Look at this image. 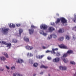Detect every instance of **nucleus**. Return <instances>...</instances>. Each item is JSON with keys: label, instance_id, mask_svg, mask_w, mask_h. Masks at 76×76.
Returning a JSON list of instances; mask_svg holds the SVG:
<instances>
[{"label": "nucleus", "instance_id": "nucleus-41", "mask_svg": "<svg viewBox=\"0 0 76 76\" xmlns=\"http://www.w3.org/2000/svg\"><path fill=\"white\" fill-rule=\"evenodd\" d=\"M47 58L48 60H51V57H48Z\"/></svg>", "mask_w": 76, "mask_h": 76}, {"label": "nucleus", "instance_id": "nucleus-51", "mask_svg": "<svg viewBox=\"0 0 76 76\" xmlns=\"http://www.w3.org/2000/svg\"><path fill=\"white\" fill-rule=\"evenodd\" d=\"M17 63H19V59L18 60H18H17Z\"/></svg>", "mask_w": 76, "mask_h": 76}, {"label": "nucleus", "instance_id": "nucleus-57", "mask_svg": "<svg viewBox=\"0 0 76 76\" xmlns=\"http://www.w3.org/2000/svg\"><path fill=\"white\" fill-rule=\"evenodd\" d=\"M19 76H22V75H20V74Z\"/></svg>", "mask_w": 76, "mask_h": 76}, {"label": "nucleus", "instance_id": "nucleus-29", "mask_svg": "<svg viewBox=\"0 0 76 76\" xmlns=\"http://www.w3.org/2000/svg\"><path fill=\"white\" fill-rule=\"evenodd\" d=\"M38 66V64L37 63H35L34 64L33 66L34 67H37V66Z\"/></svg>", "mask_w": 76, "mask_h": 76}, {"label": "nucleus", "instance_id": "nucleus-33", "mask_svg": "<svg viewBox=\"0 0 76 76\" xmlns=\"http://www.w3.org/2000/svg\"><path fill=\"white\" fill-rule=\"evenodd\" d=\"M44 31L42 30H41L40 31V34H42V35L44 33Z\"/></svg>", "mask_w": 76, "mask_h": 76}, {"label": "nucleus", "instance_id": "nucleus-13", "mask_svg": "<svg viewBox=\"0 0 76 76\" xmlns=\"http://www.w3.org/2000/svg\"><path fill=\"white\" fill-rule=\"evenodd\" d=\"M73 53V50H69L67 51L66 53H67V54H72V53Z\"/></svg>", "mask_w": 76, "mask_h": 76}, {"label": "nucleus", "instance_id": "nucleus-54", "mask_svg": "<svg viewBox=\"0 0 76 76\" xmlns=\"http://www.w3.org/2000/svg\"><path fill=\"white\" fill-rule=\"evenodd\" d=\"M16 26H18V27H19V24H16Z\"/></svg>", "mask_w": 76, "mask_h": 76}, {"label": "nucleus", "instance_id": "nucleus-15", "mask_svg": "<svg viewBox=\"0 0 76 76\" xmlns=\"http://www.w3.org/2000/svg\"><path fill=\"white\" fill-rule=\"evenodd\" d=\"M12 42L13 43H16V42H18V40H17L16 39H14L12 40Z\"/></svg>", "mask_w": 76, "mask_h": 76}, {"label": "nucleus", "instance_id": "nucleus-63", "mask_svg": "<svg viewBox=\"0 0 76 76\" xmlns=\"http://www.w3.org/2000/svg\"><path fill=\"white\" fill-rule=\"evenodd\" d=\"M20 25H19V26H20Z\"/></svg>", "mask_w": 76, "mask_h": 76}, {"label": "nucleus", "instance_id": "nucleus-25", "mask_svg": "<svg viewBox=\"0 0 76 76\" xmlns=\"http://www.w3.org/2000/svg\"><path fill=\"white\" fill-rule=\"evenodd\" d=\"M68 55V54H67V53L65 54H64L63 56V57H67Z\"/></svg>", "mask_w": 76, "mask_h": 76}, {"label": "nucleus", "instance_id": "nucleus-10", "mask_svg": "<svg viewBox=\"0 0 76 76\" xmlns=\"http://www.w3.org/2000/svg\"><path fill=\"white\" fill-rule=\"evenodd\" d=\"M24 41H25L27 42H28L29 41V39L26 37H24Z\"/></svg>", "mask_w": 76, "mask_h": 76}, {"label": "nucleus", "instance_id": "nucleus-36", "mask_svg": "<svg viewBox=\"0 0 76 76\" xmlns=\"http://www.w3.org/2000/svg\"><path fill=\"white\" fill-rule=\"evenodd\" d=\"M63 61L64 63H67V62L69 61L67 60H66V59L65 58L63 59Z\"/></svg>", "mask_w": 76, "mask_h": 76}, {"label": "nucleus", "instance_id": "nucleus-14", "mask_svg": "<svg viewBox=\"0 0 76 76\" xmlns=\"http://www.w3.org/2000/svg\"><path fill=\"white\" fill-rule=\"evenodd\" d=\"M44 55H42L41 56H37L36 57L37 58L41 59V58H42V57H44Z\"/></svg>", "mask_w": 76, "mask_h": 76}, {"label": "nucleus", "instance_id": "nucleus-62", "mask_svg": "<svg viewBox=\"0 0 76 76\" xmlns=\"http://www.w3.org/2000/svg\"><path fill=\"white\" fill-rule=\"evenodd\" d=\"M64 69H65V68H64Z\"/></svg>", "mask_w": 76, "mask_h": 76}, {"label": "nucleus", "instance_id": "nucleus-26", "mask_svg": "<svg viewBox=\"0 0 76 76\" xmlns=\"http://www.w3.org/2000/svg\"><path fill=\"white\" fill-rule=\"evenodd\" d=\"M52 37H53V35L51 34L50 36H49L48 39H51V38H52Z\"/></svg>", "mask_w": 76, "mask_h": 76}, {"label": "nucleus", "instance_id": "nucleus-8", "mask_svg": "<svg viewBox=\"0 0 76 76\" xmlns=\"http://www.w3.org/2000/svg\"><path fill=\"white\" fill-rule=\"evenodd\" d=\"M26 49L28 50H32V49L33 48V47H32V46L30 47L28 46H26Z\"/></svg>", "mask_w": 76, "mask_h": 76}, {"label": "nucleus", "instance_id": "nucleus-16", "mask_svg": "<svg viewBox=\"0 0 76 76\" xmlns=\"http://www.w3.org/2000/svg\"><path fill=\"white\" fill-rule=\"evenodd\" d=\"M58 32L59 33H63L64 32V30L63 29H60L58 31Z\"/></svg>", "mask_w": 76, "mask_h": 76}, {"label": "nucleus", "instance_id": "nucleus-24", "mask_svg": "<svg viewBox=\"0 0 76 76\" xmlns=\"http://www.w3.org/2000/svg\"><path fill=\"white\" fill-rule=\"evenodd\" d=\"M24 61H23V59H20L19 60V63H20V64L21 63H23Z\"/></svg>", "mask_w": 76, "mask_h": 76}, {"label": "nucleus", "instance_id": "nucleus-22", "mask_svg": "<svg viewBox=\"0 0 76 76\" xmlns=\"http://www.w3.org/2000/svg\"><path fill=\"white\" fill-rule=\"evenodd\" d=\"M23 32V30L22 29H20L19 30V34L20 35Z\"/></svg>", "mask_w": 76, "mask_h": 76}, {"label": "nucleus", "instance_id": "nucleus-31", "mask_svg": "<svg viewBox=\"0 0 76 76\" xmlns=\"http://www.w3.org/2000/svg\"><path fill=\"white\" fill-rule=\"evenodd\" d=\"M49 47V45H48V46H47V47H45L44 46H43L42 47V48H43V49H45L46 48H47L48 47Z\"/></svg>", "mask_w": 76, "mask_h": 76}, {"label": "nucleus", "instance_id": "nucleus-59", "mask_svg": "<svg viewBox=\"0 0 76 76\" xmlns=\"http://www.w3.org/2000/svg\"><path fill=\"white\" fill-rule=\"evenodd\" d=\"M48 76H50V74H49Z\"/></svg>", "mask_w": 76, "mask_h": 76}, {"label": "nucleus", "instance_id": "nucleus-43", "mask_svg": "<svg viewBox=\"0 0 76 76\" xmlns=\"http://www.w3.org/2000/svg\"><path fill=\"white\" fill-rule=\"evenodd\" d=\"M50 51L49 50H47L46 51V53H50Z\"/></svg>", "mask_w": 76, "mask_h": 76}, {"label": "nucleus", "instance_id": "nucleus-42", "mask_svg": "<svg viewBox=\"0 0 76 76\" xmlns=\"http://www.w3.org/2000/svg\"><path fill=\"white\" fill-rule=\"evenodd\" d=\"M50 25H53V26H54L55 24L54 23H53V24L52 23H51Z\"/></svg>", "mask_w": 76, "mask_h": 76}, {"label": "nucleus", "instance_id": "nucleus-27", "mask_svg": "<svg viewBox=\"0 0 76 76\" xmlns=\"http://www.w3.org/2000/svg\"><path fill=\"white\" fill-rule=\"evenodd\" d=\"M33 56V55L31 53H30V55H29V53L27 54V56L28 57H32Z\"/></svg>", "mask_w": 76, "mask_h": 76}, {"label": "nucleus", "instance_id": "nucleus-30", "mask_svg": "<svg viewBox=\"0 0 76 76\" xmlns=\"http://www.w3.org/2000/svg\"><path fill=\"white\" fill-rule=\"evenodd\" d=\"M1 43L3 44H4V45H7V43L6 42H4L3 41H1Z\"/></svg>", "mask_w": 76, "mask_h": 76}, {"label": "nucleus", "instance_id": "nucleus-55", "mask_svg": "<svg viewBox=\"0 0 76 76\" xmlns=\"http://www.w3.org/2000/svg\"><path fill=\"white\" fill-rule=\"evenodd\" d=\"M73 76H76V74H74Z\"/></svg>", "mask_w": 76, "mask_h": 76}, {"label": "nucleus", "instance_id": "nucleus-4", "mask_svg": "<svg viewBox=\"0 0 76 76\" xmlns=\"http://www.w3.org/2000/svg\"><path fill=\"white\" fill-rule=\"evenodd\" d=\"M9 31L8 28H4L2 29V32L3 34H5V33H6L7 31Z\"/></svg>", "mask_w": 76, "mask_h": 76}, {"label": "nucleus", "instance_id": "nucleus-6", "mask_svg": "<svg viewBox=\"0 0 76 76\" xmlns=\"http://www.w3.org/2000/svg\"><path fill=\"white\" fill-rule=\"evenodd\" d=\"M54 28L53 27H49L48 29V30L49 32H53V31L55 30Z\"/></svg>", "mask_w": 76, "mask_h": 76}, {"label": "nucleus", "instance_id": "nucleus-38", "mask_svg": "<svg viewBox=\"0 0 76 76\" xmlns=\"http://www.w3.org/2000/svg\"><path fill=\"white\" fill-rule=\"evenodd\" d=\"M12 25H13V23H10V25H9L10 28H12Z\"/></svg>", "mask_w": 76, "mask_h": 76}, {"label": "nucleus", "instance_id": "nucleus-18", "mask_svg": "<svg viewBox=\"0 0 76 76\" xmlns=\"http://www.w3.org/2000/svg\"><path fill=\"white\" fill-rule=\"evenodd\" d=\"M64 37H60L58 39V40H59V41H61L64 39Z\"/></svg>", "mask_w": 76, "mask_h": 76}, {"label": "nucleus", "instance_id": "nucleus-52", "mask_svg": "<svg viewBox=\"0 0 76 76\" xmlns=\"http://www.w3.org/2000/svg\"><path fill=\"white\" fill-rule=\"evenodd\" d=\"M1 71H3L4 70V69H1Z\"/></svg>", "mask_w": 76, "mask_h": 76}, {"label": "nucleus", "instance_id": "nucleus-47", "mask_svg": "<svg viewBox=\"0 0 76 76\" xmlns=\"http://www.w3.org/2000/svg\"><path fill=\"white\" fill-rule=\"evenodd\" d=\"M73 39H74V40H75V39H76V37H75V36H73Z\"/></svg>", "mask_w": 76, "mask_h": 76}, {"label": "nucleus", "instance_id": "nucleus-23", "mask_svg": "<svg viewBox=\"0 0 76 76\" xmlns=\"http://www.w3.org/2000/svg\"><path fill=\"white\" fill-rule=\"evenodd\" d=\"M72 20L74 22L76 23V15L75 16V18H74L72 19Z\"/></svg>", "mask_w": 76, "mask_h": 76}, {"label": "nucleus", "instance_id": "nucleus-56", "mask_svg": "<svg viewBox=\"0 0 76 76\" xmlns=\"http://www.w3.org/2000/svg\"><path fill=\"white\" fill-rule=\"evenodd\" d=\"M36 75H37V74H35L33 76H36Z\"/></svg>", "mask_w": 76, "mask_h": 76}, {"label": "nucleus", "instance_id": "nucleus-35", "mask_svg": "<svg viewBox=\"0 0 76 76\" xmlns=\"http://www.w3.org/2000/svg\"><path fill=\"white\" fill-rule=\"evenodd\" d=\"M53 37L54 38H57V35H56L55 34H53Z\"/></svg>", "mask_w": 76, "mask_h": 76}, {"label": "nucleus", "instance_id": "nucleus-49", "mask_svg": "<svg viewBox=\"0 0 76 76\" xmlns=\"http://www.w3.org/2000/svg\"><path fill=\"white\" fill-rule=\"evenodd\" d=\"M16 75L17 76H19V73H17L16 74Z\"/></svg>", "mask_w": 76, "mask_h": 76}, {"label": "nucleus", "instance_id": "nucleus-2", "mask_svg": "<svg viewBox=\"0 0 76 76\" xmlns=\"http://www.w3.org/2000/svg\"><path fill=\"white\" fill-rule=\"evenodd\" d=\"M48 28L47 26L45 24H42L40 26V28L42 29H43L44 30Z\"/></svg>", "mask_w": 76, "mask_h": 76}, {"label": "nucleus", "instance_id": "nucleus-12", "mask_svg": "<svg viewBox=\"0 0 76 76\" xmlns=\"http://www.w3.org/2000/svg\"><path fill=\"white\" fill-rule=\"evenodd\" d=\"M48 66H45L43 65H42L40 66V68L41 69H42V68H44V69H48Z\"/></svg>", "mask_w": 76, "mask_h": 76}, {"label": "nucleus", "instance_id": "nucleus-11", "mask_svg": "<svg viewBox=\"0 0 76 76\" xmlns=\"http://www.w3.org/2000/svg\"><path fill=\"white\" fill-rule=\"evenodd\" d=\"M2 54L3 55H4L5 57H6L7 58H8V57H9V56L6 53L2 52Z\"/></svg>", "mask_w": 76, "mask_h": 76}, {"label": "nucleus", "instance_id": "nucleus-58", "mask_svg": "<svg viewBox=\"0 0 76 76\" xmlns=\"http://www.w3.org/2000/svg\"><path fill=\"white\" fill-rule=\"evenodd\" d=\"M57 16H59V14H57Z\"/></svg>", "mask_w": 76, "mask_h": 76}, {"label": "nucleus", "instance_id": "nucleus-39", "mask_svg": "<svg viewBox=\"0 0 76 76\" xmlns=\"http://www.w3.org/2000/svg\"><path fill=\"white\" fill-rule=\"evenodd\" d=\"M42 35L44 36H47V33H44V32L43 33V34Z\"/></svg>", "mask_w": 76, "mask_h": 76}, {"label": "nucleus", "instance_id": "nucleus-50", "mask_svg": "<svg viewBox=\"0 0 76 76\" xmlns=\"http://www.w3.org/2000/svg\"><path fill=\"white\" fill-rule=\"evenodd\" d=\"M13 76H16V74L15 73H14L13 74Z\"/></svg>", "mask_w": 76, "mask_h": 76}, {"label": "nucleus", "instance_id": "nucleus-21", "mask_svg": "<svg viewBox=\"0 0 76 76\" xmlns=\"http://www.w3.org/2000/svg\"><path fill=\"white\" fill-rule=\"evenodd\" d=\"M60 20H61L59 18H58L57 20L56 21V23H58L60 22Z\"/></svg>", "mask_w": 76, "mask_h": 76}, {"label": "nucleus", "instance_id": "nucleus-17", "mask_svg": "<svg viewBox=\"0 0 76 76\" xmlns=\"http://www.w3.org/2000/svg\"><path fill=\"white\" fill-rule=\"evenodd\" d=\"M7 47H9L10 48V47H11V43H7Z\"/></svg>", "mask_w": 76, "mask_h": 76}, {"label": "nucleus", "instance_id": "nucleus-61", "mask_svg": "<svg viewBox=\"0 0 76 76\" xmlns=\"http://www.w3.org/2000/svg\"><path fill=\"white\" fill-rule=\"evenodd\" d=\"M0 43H1V42H0Z\"/></svg>", "mask_w": 76, "mask_h": 76}, {"label": "nucleus", "instance_id": "nucleus-7", "mask_svg": "<svg viewBox=\"0 0 76 76\" xmlns=\"http://www.w3.org/2000/svg\"><path fill=\"white\" fill-rule=\"evenodd\" d=\"M0 60H1V61H3L4 62V61L6 60V58L4 56H0Z\"/></svg>", "mask_w": 76, "mask_h": 76}, {"label": "nucleus", "instance_id": "nucleus-1", "mask_svg": "<svg viewBox=\"0 0 76 76\" xmlns=\"http://www.w3.org/2000/svg\"><path fill=\"white\" fill-rule=\"evenodd\" d=\"M60 20H61V22L64 24V23H67V20H66L65 18H60Z\"/></svg>", "mask_w": 76, "mask_h": 76}, {"label": "nucleus", "instance_id": "nucleus-46", "mask_svg": "<svg viewBox=\"0 0 76 76\" xmlns=\"http://www.w3.org/2000/svg\"><path fill=\"white\" fill-rule=\"evenodd\" d=\"M31 27L32 28H35V27L34 26V25H31Z\"/></svg>", "mask_w": 76, "mask_h": 76}, {"label": "nucleus", "instance_id": "nucleus-9", "mask_svg": "<svg viewBox=\"0 0 76 76\" xmlns=\"http://www.w3.org/2000/svg\"><path fill=\"white\" fill-rule=\"evenodd\" d=\"M34 29H29V32L30 35H31L34 33Z\"/></svg>", "mask_w": 76, "mask_h": 76}, {"label": "nucleus", "instance_id": "nucleus-19", "mask_svg": "<svg viewBox=\"0 0 76 76\" xmlns=\"http://www.w3.org/2000/svg\"><path fill=\"white\" fill-rule=\"evenodd\" d=\"M59 47L61 48H67V47L65 46H61V45H59Z\"/></svg>", "mask_w": 76, "mask_h": 76}, {"label": "nucleus", "instance_id": "nucleus-5", "mask_svg": "<svg viewBox=\"0 0 76 76\" xmlns=\"http://www.w3.org/2000/svg\"><path fill=\"white\" fill-rule=\"evenodd\" d=\"M59 69L60 70H66L67 69V67L66 66H60L59 67Z\"/></svg>", "mask_w": 76, "mask_h": 76}, {"label": "nucleus", "instance_id": "nucleus-28", "mask_svg": "<svg viewBox=\"0 0 76 76\" xmlns=\"http://www.w3.org/2000/svg\"><path fill=\"white\" fill-rule=\"evenodd\" d=\"M66 38L67 40H69V39H70V37H69V36L68 35H66Z\"/></svg>", "mask_w": 76, "mask_h": 76}, {"label": "nucleus", "instance_id": "nucleus-44", "mask_svg": "<svg viewBox=\"0 0 76 76\" xmlns=\"http://www.w3.org/2000/svg\"><path fill=\"white\" fill-rule=\"evenodd\" d=\"M12 28H15V25L13 24H12Z\"/></svg>", "mask_w": 76, "mask_h": 76}, {"label": "nucleus", "instance_id": "nucleus-20", "mask_svg": "<svg viewBox=\"0 0 76 76\" xmlns=\"http://www.w3.org/2000/svg\"><path fill=\"white\" fill-rule=\"evenodd\" d=\"M50 53L52 54H56V52L54 51V49H52V50L50 51Z\"/></svg>", "mask_w": 76, "mask_h": 76}, {"label": "nucleus", "instance_id": "nucleus-48", "mask_svg": "<svg viewBox=\"0 0 76 76\" xmlns=\"http://www.w3.org/2000/svg\"><path fill=\"white\" fill-rule=\"evenodd\" d=\"M54 51H55V50H56V51H57V50H58V49L57 48H56L55 49H54Z\"/></svg>", "mask_w": 76, "mask_h": 76}, {"label": "nucleus", "instance_id": "nucleus-60", "mask_svg": "<svg viewBox=\"0 0 76 76\" xmlns=\"http://www.w3.org/2000/svg\"><path fill=\"white\" fill-rule=\"evenodd\" d=\"M76 75V72H75V74Z\"/></svg>", "mask_w": 76, "mask_h": 76}, {"label": "nucleus", "instance_id": "nucleus-53", "mask_svg": "<svg viewBox=\"0 0 76 76\" xmlns=\"http://www.w3.org/2000/svg\"><path fill=\"white\" fill-rule=\"evenodd\" d=\"M43 74V72H42L40 73V75H42Z\"/></svg>", "mask_w": 76, "mask_h": 76}, {"label": "nucleus", "instance_id": "nucleus-34", "mask_svg": "<svg viewBox=\"0 0 76 76\" xmlns=\"http://www.w3.org/2000/svg\"><path fill=\"white\" fill-rule=\"evenodd\" d=\"M56 55L57 56H60V53L58 52H57Z\"/></svg>", "mask_w": 76, "mask_h": 76}, {"label": "nucleus", "instance_id": "nucleus-37", "mask_svg": "<svg viewBox=\"0 0 76 76\" xmlns=\"http://www.w3.org/2000/svg\"><path fill=\"white\" fill-rule=\"evenodd\" d=\"M71 64H74V65H75V62H74V61H71L70 62Z\"/></svg>", "mask_w": 76, "mask_h": 76}, {"label": "nucleus", "instance_id": "nucleus-32", "mask_svg": "<svg viewBox=\"0 0 76 76\" xmlns=\"http://www.w3.org/2000/svg\"><path fill=\"white\" fill-rule=\"evenodd\" d=\"M29 62L30 63H31V64H33V60H32V59H29Z\"/></svg>", "mask_w": 76, "mask_h": 76}, {"label": "nucleus", "instance_id": "nucleus-40", "mask_svg": "<svg viewBox=\"0 0 76 76\" xmlns=\"http://www.w3.org/2000/svg\"><path fill=\"white\" fill-rule=\"evenodd\" d=\"M15 66H12L11 67L12 70H15Z\"/></svg>", "mask_w": 76, "mask_h": 76}, {"label": "nucleus", "instance_id": "nucleus-3", "mask_svg": "<svg viewBox=\"0 0 76 76\" xmlns=\"http://www.w3.org/2000/svg\"><path fill=\"white\" fill-rule=\"evenodd\" d=\"M60 60V58H55L53 59V62L55 63H58Z\"/></svg>", "mask_w": 76, "mask_h": 76}, {"label": "nucleus", "instance_id": "nucleus-45", "mask_svg": "<svg viewBox=\"0 0 76 76\" xmlns=\"http://www.w3.org/2000/svg\"><path fill=\"white\" fill-rule=\"evenodd\" d=\"M5 67H6V69H9V67H8V66H7L6 65L5 66Z\"/></svg>", "mask_w": 76, "mask_h": 76}]
</instances>
